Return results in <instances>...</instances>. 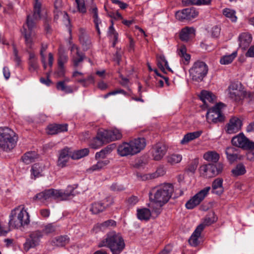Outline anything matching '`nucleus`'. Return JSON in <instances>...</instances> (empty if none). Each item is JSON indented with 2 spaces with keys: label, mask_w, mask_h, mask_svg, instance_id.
Here are the masks:
<instances>
[{
  "label": "nucleus",
  "mask_w": 254,
  "mask_h": 254,
  "mask_svg": "<svg viewBox=\"0 0 254 254\" xmlns=\"http://www.w3.org/2000/svg\"><path fill=\"white\" fill-rule=\"evenodd\" d=\"M118 153L121 156L135 155L129 142H124L118 147Z\"/></svg>",
  "instance_id": "nucleus-21"
},
{
  "label": "nucleus",
  "mask_w": 254,
  "mask_h": 254,
  "mask_svg": "<svg viewBox=\"0 0 254 254\" xmlns=\"http://www.w3.org/2000/svg\"><path fill=\"white\" fill-rule=\"evenodd\" d=\"M22 161L26 164H30L32 162V153L28 152L22 157Z\"/></svg>",
  "instance_id": "nucleus-58"
},
{
  "label": "nucleus",
  "mask_w": 254,
  "mask_h": 254,
  "mask_svg": "<svg viewBox=\"0 0 254 254\" xmlns=\"http://www.w3.org/2000/svg\"><path fill=\"white\" fill-rule=\"evenodd\" d=\"M77 4L78 10L80 12L84 13L86 12V8L85 5V2L84 0H75Z\"/></svg>",
  "instance_id": "nucleus-57"
},
{
  "label": "nucleus",
  "mask_w": 254,
  "mask_h": 254,
  "mask_svg": "<svg viewBox=\"0 0 254 254\" xmlns=\"http://www.w3.org/2000/svg\"><path fill=\"white\" fill-rule=\"evenodd\" d=\"M223 181L222 179L217 178L213 182L212 189L213 193L220 195L223 192Z\"/></svg>",
  "instance_id": "nucleus-26"
},
{
  "label": "nucleus",
  "mask_w": 254,
  "mask_h": 254,
  "mask_svg": "<svg viewBox=\"0 0 254 254\" xmlns=\"http://www.w3.org/2000/svg\"><path fill=\"white\" fill-rule=\"evenodd\" d=\"M252 41V37L250 34L243 33L239 37V47L245 50L248 48Z\"/></svg>",
  "instance_id": "nucleus-23"
},
{
  "label": "nucleus",
  "mask_w": 254,
  "mask_h": 254,
  "mask_svg": "<svg viewBox=\"0 0 254 254\" xmlns=\"http://www.w3.org/2000/svg\"><path fill=\"white\" fill-rule=\"evenodd\" d=\"M187 48L184 45H180L177 49L178 55L185 64H188L190 59V55L187 53Z\"/></svg>",
  "instance_id": "nucleus-25"
},
{
  "label": "nucleus",
  "mask_w": 254,
  "mask_h": 254,
  "mask_svg": "<svg viewBox=\"0 0 254 254\" xmlns=\"http://www.w3.org/2000/svg\"><path fill=\"white\" fill-rule=\"evenodd\" d=\"M220 28L217 26H215L212 27L211 30V33L212 37L214 38H217L220 35Z\"/></svg>",
  "instance_id": "nucleus-62"
},
{
  "label": "nucleus",
  "mask_w": 254,
  "mask_h": 254,
  "mask_svg": "<svg viewBox=\"0 0 254 254\" xmlns=\"http://www.w3.org/2000/svg\"><path fill=\"white\" fill-rule=\"evenodd\" d=\"M57 227L53 223H49L45 226L43 231L46 234H50L56 231Z\"/></svg>",
  "instance_id": "nucleus-56"
},
{
  "label": "nucleus",
  "mask_w": 254,
  "mask_h": 254,
  "mask_svg": "<svg viewBox=\"0 0 254 254\" xmlns=\"http://www.w3.org/2000/svg\"><path fill=\"white\" fill-rule=\"evenodd\" d=\"M43 235L40 231H36L33 232V247L39 244L40 239Z\"/></svg>",
  "instance_id": "nucleus-50"
},
{
  "label": "nucleus",
  "mask_w": 254,
  "mask_h": 254,
  "mask_svg": "<svg viewBox=\"0 0 254 254\" xmlns=\"http://www.w3.org/2000/svg\"><path fill=\"white\" fill-rule=\"evenodd\" d=\"M77 82L81 83L83 87H87L89 83H94V78L93 76L90 75L87 78L77 79Z\"/></svg>",
  "instance_id": "nucleus-51"
},
{
  "label": "nucleus",
  "mask_w": 254,
  "mask_h": 254,
  "mask_svg": "<svg viewBox=\"0 0 254 254\" xmlns=\"http://www.w3.org/2000/svg\"><path fill=\"white\" fill-rule=\"evenodd\" d=\"M17 137L15 132L10 128L0 127V148L8 152L15 146Z\"/></svg>",
  "instance_id": "nucleus-5"
},
{
  "label": "nucleus",
  "mask_w": 254,
  "mask_h": 254,
  "mask_svg": "<svg viewBox=\"0 0 254 254\" xmlns=\"http://www.w3.org/2000/svg\"><path fill=\"white\" fill-rule=\"evenodd\" d=\"M173 192V185L164 183L152 189L149 192V198L151 201L165 204L169 201Z\"/></svg>",
  "instance_id": "nucleus-1"
},
{
  "label": "nucleus",
  "mask_w": 254,
  "mask_h": 254,
  "mask_svg": "<svg viewBox=\"0 0 254 254\" xmlns=\"http://www.w3.org/2000/svg\"><path fill=\"white\" fill-rule=\"evenodd\" d=\"M210 190V187H207L195 194L186 203L187 208L191 209L198 205L206 197Z\"/></svg>",
  "instance_id": "nucleus-10"
},
{
  "label": "nucleus",
  "mask_w": 254,
  "mask_h": 254,
  "mask_svg": "<svg viewBox=\"0 0 254 254\" xmlns=\"http://www.w3.org/2000/svg\"><path fill=\"white\" fill-rule=\"evenodd\" d=\"M134 154H136L143 150L146 146L144 138H137L129 141Z\"/></svg>",
  "instance_id": "nucleus-20"
},
{
  "label": "nucleus",
  "mask_w": 254,
  "mask_h": 254,
  "mask_svg": "<svg viewBox=\"0 0 254 254\" xmlns=\"http://www.w3.org/2000/svg\"><path fill=\"white\" fill-rule=\"evenodd\" d=\"M237 56V52H233L232 54L224 56L220 61L222 64H227L232 62Z\"/></svg>",
  "instance_id": "nucleus-48"
},
{
  "label": "nucleus",
  "mask_w": 254,
  "mask_h": 254,
  "mask_svg": "<svg viewBox=\"0 0 254 254\" xmlns=\"http://www.w3.org/2000/svg\"><path fill=\"white\" fill-rule=\"evenodd\" d=\"M42 170V167L40 166L39 164L35 163L33 165V175L35 178L42 176L41 174Z\"/></svg>",
  "instance_id": "nucleus-53"
},
{
  "label": "nucleus",
  "mask_w": 254,
  "mask_h": 254,
  "mask_svg": "<svg viewBox=\"0 0 254 254\" xmlns=\"http://www.w3.org/2000/svg\"><path fill=\"white\" fill-rule=\"evenodd\" d=\"M8 226L12 229H18L27 226L30 223V215L22 206L11 211Z\"/></svg>",
  "instance_id": "nucleus-3"
},
{
  "label": "nucleus",
  "mask_w": 254,
  "mask_h": 254,
  "mask_svg": "<svg viewBox=\"0 0 254 254\" xmlns=\"http://www.w3.org/2000/svg\"><path fill=\"white\" fill-rule=\"evenodd\" d=\"M102 131L98 132L96 137L92 141L91 146L93 148H97L102 146L105 142H106V138L102 135Z\"/></svg>",
  "instance_id": "nucleus-27"
},
{
  "label": "nucleus",
  "mask_w": 254,
  "mask_h": 254,
  "mask_svg": "<svg viewBox=\"0 0 254 254\" xmlns=\"http://www.w3.org/2000/svg\"><path fill=\"white\" fill-rule=\"evenodd\" d=\"M21 33L25 39L26 49H31L32 47V18L30 15L27 16L26 23L23 24Z\"/></svg>",
  "instance_id": "nucleus-8"
},
{
  "label": "nucleus",
  "mask_w": 254,
  "mask_h": 254,
  "mask_svg": "<svg viewBox=\"0 0 254 254\" xmlns=\"http://www.w3.org/2000/svg\"><path fill=\"white\" fill-rule=\"evenodd\" d=\"M102 135L106 138V142L118 140L122 137V134L121 131L117 129L105 130L102 131Z\"/></svg>",
  "instance_id": "nucleus-18"
},
{
  "label": "nucleus",
  "mask_w": 254,
  "mask_h": 254,
  "mask_svg": "<svg viewBox=\"0 0 254 254\" xmlns=\"http://www.w3.org/2000/svg\"><path fill=\"white\" fill-rule=\"evenodd\" d=\"M217 220V218L215 217V213L213 212L209 213L204 218L203 223L200 225L203 226V229L206 226H209L213 224Z\"/></svg>",
  "instance_id": "nucleus-43"
},
{
  "label": "nucleus",
  "mask_w": 254,
  "mask_h": 254,
  "mask_svg": "<svg viewBox=\"0 0 254 254\" xmlns=\"http://www.w3.org/2000/svg\"><path fill=\"white\" fill-rule=\"evenodd\" d=\"M67 124H52L48 125L46 128L49 135H55L61 132L67 131Z\"/></svg>",
  "instance_id": "nucleus-15"
},
{
  "label": "nucleus",
  "mask_w": 254,
  "mask_h": 254,
  "mask_svg": "<svg viewBox=\"0 0 254 254\" xmlns=\"http://www.w3.org/2000/svg\"><path fill=\"white\" fill-rule=\"evenodd\" d=\"M79 40L84 50H87L91 47V40L83 28H80L79 31Z\"/></svg>",
  "instance_id": "nucleus-19"
},
{
  "label": "nucleus",
  "mask_w": 254,
  "mask_h": 254,
  "mask_svg": "<svg viewBox=\"0 0 254 254\" xmlns=\"http://www.w3.org/2000/svg\"><path fill=\"white\" fill-rule=\"evenodd\" d=\"M123 52L121 50H117L114 55V61L116 62L117 64L119 65L122 58Z\"/></svg>",
  "instance_id": "nucleus-63"
},
{
  "label": "nucleus",
  "mask_w": 254,
  "mask_h": 254,
  "mask_svg": "<svg viewBox=\"0 0 254 254\" xmlns=\"http://www.w3.org/2000/svg\"><path fill=\"white\" fill-rule=\"evenodd\" d=\"M68 60L67 56L64 52L59 51V57L58 59V65L63 66L67 62Z\"/></svg>",
  "instance_id": "nucleus-55"
},
{
  "label": "nucleus",
  "mask_w": 254,
  "mask_h": 254,
  "mask_svg": "<svg viewBox=\"0 0 254 254\" xmlns=\"http://www.w3.org/2000/svg\"><path fill=\"white\" fill-rule=\"evenodd\" d=\"M106 206L101 202H95L91 204L90 211L92 214H97L105 210Z\"/></svg>",
  "instance_id": "nucleus-35"
},
{
  "label": "nucleus",
  "mask_w": 254,
  "mask_h": 254,
  "mask_svg": "<svg viewBox=\"0 0 254 254\" xmlns=\"http://www.w3.org/2000/svg\"><path fill=\"white\" fill-rule=\"evenodd\" d=\"M228 90L229 97L236 102H240L244 98L252 100L254 96V93L247 92L241 83L239 82L231 83Z\"/></svg>",
  "instance_id": "nucleus-4"
},
{
  "label": "nucleus",
  "mask_w": 254,
  "mask_h": 254,
  "mask_svg": "<svg viewBox=\"0 0 254 254\" xmlns=\"http://www.w3.org/2000/svg\"><path fill=\"white\" fill-rule=\"evenodd\" d=\"M246 169L245 165L240 163L238 164L232 170V176L234 177H237L240 176L244 175L246 173Z\"/></svg>",
  "instance_id": "nucleus-32"
},
{
  "label": "nucleus",
  "mask_w": 254,
  "mask_h": 254,
  "mask_svg": "<svg viewBox=\"0 0 254 254\" xmlns=\"http://www.w3.org/2000/svg\"><path fill=\"white\" fill-rule=\"evenodd\" d=\"M69 158H70V148L65 147L61 150L60 152L57 165L61 168L65 167Z\"/></svg>",
  "instance_id": "nucleus-17"
},
{
  "label": "nucleus",
  "mask_w": 254,
  "mask_h": 254,
  "mask_svg": "<svg viewBox=\"0 0 254 254\" xmlns=\"http://www.w3.org/2000/svg\"><path fill=\"white\" fill-rule=\"evenodd\" d=\"M203 158L205 160L212 163H216L220 158V156L215 151H209L204 154Z\"/></svg>",
  "instance_id": "nucleus-34"
},
{
  "label": "nucleus",
  "mask_w": 254,
  "mask_h": 254,
  "mask_svg": "<svg viewBox=\"0 0 254 254\" xmlns=\"http://www.w3.org/2000/svg\"><path fill=\"white\" fill-rule=\"evenodd\" d=\"M74 190L72 187H68L67 190L65 191L52 189V198L58 200H67L69 196L73 195Z\"/></svg>",
  "instance_id": "nucleus-13"
},
{
  "label": "nucleus",
  "mask_w": 254,
  "mask_h": 254,
  "mask_svg": "<svg viewBox=\"0 0 254 254\" xmlns=\"http://www.w3.org/2000/svg\"><path fill=\"white\" fill-rule=\"evenodd\" d=\"M203 230V227L202 225L197 226L189 240V243L191 246L196 247L198 245L199 243L198 238L200 237Z\"/></svg>",
  "instance_id": "nucleus-22"
},
{
  "label": "nucleus",
  "mask_w": 254,
  "mask_h": 254,
  "mask_svg": "<svg viewBox=\"0 0 254 254\" xmlns=\"http://www.w3.org/2000/svg\"><path fill=\"white\" fill-rule=\"evenodd\" d=\"M98 247H107L112 254H120L125 249V243L120 234L112 231L107 234L106 238L99 244Z\"/></svg>",
  "instance_id": "nucleus-2"
},
{
  "label": "nucleus",
  "mask_w": 254,
  "mask_h": 254,
  "mask_svg": "<svg viewBox=\"0 0 254 254\" xmlns=\"http://www.w3.org/2000/svg\"><path fill=\"white\" fill-rule=\"evenodd\" d=\"M208 71L207 64L202 61L195 62L189 70L190 75L191 79L197 82H200L206 76Z\"/></svg>",
  "instance_id": "nucleus-7"
},
{
  "label": "nucleus",
  "mask_w": 254,
  "mask_h": 254,
  "mask_svg": "<svg viewBox=\"0 0 254 254\" xmlns=\"http://www.w3.org/2000/svg\"><path fill=\"white\" fill-rule=\"evenodd\" d=\"M151 215V210L146 208L137 209V217L140 220H148Z\"/></svg>",
  "instance_id": "nucleus-31"
},
{
  "label": "nucleus",
  "mask_w": 254,
  "mask_h": 254,
  "mask_svg": "<svg viewBox=\"0 0 254 254\" xmlns=\"http://www.w3.org/2000/svg\"><path fill=\"white\" fill-rule=\"evenodd\" d=\"M224 106V104L223 103H219L207 111V115L208 117L209 116L211 117V120L213 123H216L224 121L225 116L223 115L221 111V109Z\"/></svg>",
  "instance_id": "nucleus-11"
},
{
  "label": "nucleus",
  "mask_w": 254,
  "mask_h": 254,
  "mask_svg": "<svg viewBox=\"0 0 254 254\" xmlns=\"http://www.w3.org/2000/svg\"><path fill=\"white\" fill-rule=\"evenodd\" d=\"M198 164V159H194L192 160L191 162L189 164L188 168L187 169V171L188 172L194 173L197 167Z\"/></svg>",
  "instance_id": "nucleus-54"
},
{
  "label": "nucleus",
  "mask_w": 254,
  "mask_h": 254,
  "mask_svg": "<svg viewBox=\"0 0 254 254\" xmlns=\"http://www.w3.org/2000/svg\"><path fill=\"white\" fill-rule=\"evenodd\" d=\"M231 142L233 145L244 149H254V142L250 141L243 133L233 137Z\"/></svg>",
  "instance_id": "nucleus-9"
},
{
  "label": "nucleus",
  "mask_w": 254,
  "mask_h": 254,
  "mask_svg": "<svg viewBox=\"0 0 254 254\" xmlns=\"http://www.w3.org/2000/svg\"><path fill=\"white\" fill-rule=\"evenodd\" d=\"M167 151V147L162 143H158L153 147L152 156L155 161L161 160Z\"/></svg>",
  "instance_id": "nucleus-14"
},
{
  "label": "nucleus",
  "mask_w": 254,
  "mask_h": 254,
  "mask_svg": "<svg viewBox=\"0 0 254 254\" xmlns=\"http://www.w3.org/2000/svg\"><path fill=\"white\" fill-rule=\"evenodd\" d=\"M77 57H73L72 59V62L73 66L75 67H77L80 63H82L83 60L86 58L85 55L80 53L79 50L76 52Z\"/></svg>",
  "instance_id": "nucleus-47"
},
{
  "label": "nucleus",
  "mask_w": 254,
  "mask_h": 254,
  "mask_svg": "<svg viewBox=\"0 0 254 254\" xmlns=\"http://www.w3.org/2000/svg\"><path fill=\"white\" fill-rule=\"evenodd\" d=\"M211 0H182V3L184 6L189 5H208L210 4Z\"/></svg>",
  "instance_id": "nucleus-37"
},
{
  "label": "nucleus",
  "mask_w": 254,
  "mask_h": 254,
  "mask_svg": "<svg viewBox=\"0 0 254 254\" xmlns=\"http://www.w3.org/2000/svg\"><path fill=\"white\" fill-rule=\"evenodd\" d=\"M157 61L158 66L161 70L162 71H163L164 73H166L165 72V67L168 70L172 71L171 69L170 68L168 62L164 55L157 56Z\"/></svg>",
  "instance_id": "nucleus-33"
},
{
  "label": "nucleus",
  "mask_w": 254,
  "mask_h": 254,
  "mask_svg": "<svg viewBox=\"0 0 254 254\" xmlns=\"http://www.w3.org/2000/svg\"><path fill=\"white\" fill-rule=\"evenodd\" d=\"M48 45L47 44H42L40 51V55L42 57V62L43 64V66L45 68H46V64L45 62V58L44 55V53L46 51Z\"/></svg>",
  "instance_id": "nucleus-59"
},
{
  "label": "nucleus",
  "mask_w": 254,
  "mask_h": 254,
  "mask_svg": "<svg viewBox=\"0 0 254 254\" xmlns=\"http://www.w3.org/2000/svg\"><path fill=\"white\" fill-rule=\"evenodd\" d=\"M195 29L193 27H186L182 29L180 38L182 41H188L195 35Z\"/></svg>",
  "instance_id": "nucleus-24"
},
{
  "label": "nucleus",
  "mask_w": 254,
  "mask_h": 254,
  "mask_svg": "<svg viewBox=\"0 0 254 254\" xmlns=\"http://www.w3.org/2000/svg\"><path fill=\"white\" fill-rule=\"evenodd\" d=\"M35 198L36 199H39L41 201H44L49 198H52V189L46 190L40 193L37 194Z\"/></svg>",
  "instance_id": "nucleus-42"
},
{
  "label": "nucleus",
  "mask_w": 254,
  "mask_h": 254,
  "mask_svg": "<svg viewBox=\"0 0 254 254\" xmlns=\"http://www.w3.org/2000/svg\"><path fill=\"white\" fill-rule=\"evenodd\" d=\"M164 205L158 202L151 201V203L149 205V207L151 209V214L154 215L155 217H157L161 213L162 206Z\"/></svg>",
  "instance_id": "nucleus-39"
},
{
  "label": "nucleus",
  "mask_w": 254,
  "mask_h": 254,
  "mask_svg": "<svg viewBox=\"0 0 254 254\" xmlns=\"http://www.w3.org/2000/svg\"><path fill=\"white\" fill-rule=\"evenodd\" d=\"M43 19L44 27L47 33H50L52 32V28L49 22L51 21V17L48 15L46 10L42 8V4L39 0H35L33 12V21H39Z\"/></svg>",
  "instance_id": "nucleus-6"
},
{
  "label": "nucleus",
  "mask_w": 254,
  "mask_h": 254,
  "mask_svg": "<svg viewBox=\"0 0 254 254\" xmlns=\"http://www.w3.org/2000/svg\"><path fill=\"white\" fill-rule=\"evenodd\" d=\"M108 15L110 17L113 18H114V19H115L116 20L122 19H123V16L118 11H117L116 12H110V13H109L108 14Z\"/></svg>",
  "instance_id": "nucleus-64"
},
{
  "label": "nucleus",
  "mask_w": 254,
  "mask_h": 254,
  "mask_svg": "<svg viewBox=\"0 0 254 254\" xmlns=\"http://www.w3.org/2000/svg\"><path fill=\"white\" fill-rule=\"evenodd\" d=\"M235 152L236 149L233 147H228L226 149L225 153L227 158L231 163L234 162L238 158V154Z\"/></svg>",
  "instance_id": "nucleus-38"
},
{
  "label": "nucleus",
  "mask_w": 254,
  "mask_h": 254,
  "mask_svg": "<svg viewBox=\"0 0 254 254\" xmlns=\"http://www.w3.org/2000/svg\"><path fill=\"white\" fill-rule=\"evenodd\" d=\"M29 237L30 238H27L23 244V249L25 252H28L32 247V234L29 235Z\"/></svg>",
  "instance_id": "nucleus-60"
},
{
  "label": "nucleus",
  "mask_w": 254,
  "mask_h": 254,
  "mask_svg": "<svg viewBox=\"0 0 254 254\" xmlns=\"http://www.w3.org/2000/svg\"><path fill=\"white\" fill-rule=\"evenodd\" d=\"M242 126V122L238 118L234 117L230 119L227 127V131L229 133H234L239 131Z\"/></svg>",
  "instance_id": "nucleus-16"
},
{
  "label": "nucleus",
  "mask_w": 254,
  "mask_h": 254,
  "mask_svg": "<svg viewBox=\"0 0 254 254\" xmlns=\"http://www.w3.org/2000/svg\"><path fill=\"white\" fill-rule=\"evenodd\" d=\"M116 222L113 220L110 219L104 221L100 224V227L101 229H106L111 227H115L116 226Z\"/></svg>",
  "instance_id": "nucleus-52"
},
{
  "label": "nucleus",
  "mask_w": 254,
  "mask_h": 254,
  "mask_svg": "<svg viewBox=\"0 0 254 254\" xmlns=\"http://www.w3.org/2000/svg\"><path fill=\"white\" fill-rule=\"evenodd\" d=\"M202 131H196L192 132H189L185 134L181 141L182 144H186L190 141L198 138L202 133Z\"/></svg>",
  "instance_id": "nucleus-29"
},
{
  "label": "nucleus",
  "mask_w": 254,
  "mask_h": 254,
  "mask_svg": "<svg viewBox=\"0 0 254 254\" xmlns=\"http://www.w3.org/2000/svg\"><path fill=\"white\" fill-rule=\"evenodd\" d=\"M223 13L226 17L230 18L232 22L236 21L237 18L235 15L234 10L229 8H225L223 10Z\"/></svg>",
  "instance_id": "nucleus-49"
},
{
  "label": "nucleus",
  "mask_w": 254,
  "mask_h": 254,
  "mask_svg": "<svg viewBox=\"0 0 254 254\" xmlns=\"http://www.w3.org/2000/svg\"><path fill=\"white\" fill-rule=\"evenodd\" d=\"M91 1L92 2H93V0H91ZM89 11L91 13L93 14V18H94L93 21L95 25L96 29L97 31L98 34L100 35L101 32L99 29V24L101 23V21L98 17L97 7L95 4H93L92 7L89 9Z\"/></svg>",
  "instance_id": "nucleus-30"
},
{
  "label": "nucleus",
  "mask_w": 254,
  "mask_h": 254,
  "mask_svg": "<svg viewBox=\"0 0 254 254\" xmlns=\"http://www.w3.org/2000/svg\"><path fill=\"white\" fill-rule=\"evenodd\" d=\"M166 159L168 163L174 165L180 162L182 159V156L180 154H173L168 155Z\"/></svg>",
  "instance_id": "nucleus-46"
},
{
  "label": "nucleus",
  "mask_w": 254,
  "mask_h": 254,
  "mask_svg": "<svg viewBox=\"0 0 254 254\" xmlns=\"http://www.w3.org/2000/svg\"><path fill=\"white\" fill-rule=\"evenodd\" d=\"M214 96L210 92L203 90L199 95L200 99L205 104L207 102L211 103L213 101Z\"/></svg>",
  "instance_id": "nucleus-40"
},
{
  "label": "nucleus",
  "mask_w": 254,
  "mask_h": 254,
  "mask_svg": "<svg viewBox=\"0 0 254 254\" xmlns=\"http://www.w3.org/2000/svg\"><path fill=\"white\" fill-rule=\"evenodd\" d=\"M201 171L204 173H208L210 176H215L217 175L213 172V170L216 171V167L214 163H208L207 164L203 165L200 167Z\"/></svg>",
  "instance_id": "nucleus-41"
},
{
  "label": "nucleus",
  "mask_w": 254,
  "mask_h": 254,
  "mask_svg": "<svg viewBox=\"0 0 254 254\" xmlns=\"http://www.w3.org/2000/svg\"><path fill=\"white\" fill-rule=\"evenodd\" d=\"M109 163V161L108 160L99 161L96 164L92 165L90 168H89L87 171L89 172L100 171Z\"/></svg>",
  "instance_id": "nucleus-44"
},
{
  "label": "nucleus",
  "mask_w": 254,
  "mask_h": 254,
  "mask_svg": "<svg viewBox=\"0 0 254 254\" xmlns=\"http://www.w3.org/2000/svg\"><path fill=\"white\" fill-rule=\"evenodd\" d=\"M13 49V54L14 56V60L16 63L17 65H19L21 62L20 58L18 55V51L16 49V46L14 44L12 45Z\"/></svg>",
  "instance_id": "nucleus-61"
},
{
  "label": "nucleus",
  "mask_w": 254,
  "mask_h": 254,
  "mask_svg": "<svg viewBox=\"0 0 254 254\" xmlns=\"http://www.w3.org/2000/svg\"><path fill=\"white\" fill-rule=\"evenodd\" d=\"M198 12L194 8H187L176 12V18L181 21L185 20H191L198 15Z\"/></svg>",
  "instance_id": "nucleus-12"
},
{
  "label": "nucleus",
  "mask_w": 254,
  "mask_h": 254,
  "mask_svg": "<svg viewBox=\"0 0 254 254\" xmlns=\"http://www.w3.org/2000/svg\"><path fill=\"white\" fill-rule=\"evenodd\" d=\"M88 153L89 150L87 148L74 150L73 152L70 150V158L73 160L79 159L87 155Z\"/></svg>",
  "instance_id": "nucleus-36"
},
{
  "label": "nucleus",
  "mask_w": 254,
  "mask_h": 254,
  "mask_svg": "<svg viewBox=\"0 0 254 254\" xmlns=\"http://www.w3.org/2000/svg\"><path fill=\"white\" fill-rule=\"evenodd\" d=\"M56 87L58 90H61L66 94L73 92V89L70 86L66 85L64 81H60L57 82Z\"/></svg>",
  "instance_id": "nucleus-45"
},
{
  "label": "nucleus",
  "mask_w": 254,
  "mask_h": 254,
  "mask_svg": "<svg viewBox=\"0 0 254 254\" xmlns=\"http://www.w3.org/2000/svg\"><path fill=\"white\" fill-rule=\"evenodd\" d=\"M69 238L67 236H60L55 238L51 241L53 246L64 247L69 243Z\"/></svg>",
  "instance_id": "nucleus-28"
}]
</instances>
